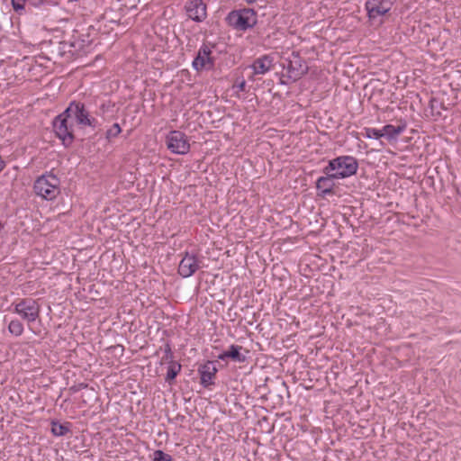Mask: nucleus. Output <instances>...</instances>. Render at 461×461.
Wrapping results in <instances>:
<instances>
[{
	"instance_id": "nucleus-1",
	"label": "nucleus",
	"mask_w": 461,
	"mask_h": 461,
	"mask_svg": "<svg viewBox=\"0 0 461 461\" xmlns=\"http://www.w3.org/2000/svg\"><path fill=\"white\" fill-rule=\"evenodd\" d=\"M358 168L357 158L351 156H340L330 159L323 168V173H333V176L343 179L356 175Z\"/></svg>"
},
{
	"instance_id": "nucleus-2",
	"label": "nucleus",
	"mask_w": 461,
	"mask_h": 461,
	"mask_svg": "<svg viewBox=\"0 0 461 461\" xmlns=\"http://www.w3.org/2000/svg\"><path fill=\"white\" fill-rule=\"evenodd\" d=\"M59 179L52 173L39 176L33 185L35 194L45 200H53L59 194Z\"/></svg>"
},
{
	"instance_id": "nucleus-3",
	"label": "nucleus",
	"mask_w": 461,
	"mask_h": 461,
	"mask_svg": "<svg viewBox=\"0 0 461 461\" xmlns=\"http://www.w3.org/2000/svg\"><path fill=\"white\" fill-rule=\"evenodd\" d=\"M65 111L66 116L72 121L75 128L83 129L86 126L95 128L97 125V120L90 115L82 103L72 102Z\"/></svg>"
},
{
	"instance_id": "nucleus-4",
	"label": "nucleus",
	"mask_w": 461,
	"mask_h": 461,
	"mask_svg": "<svg viewBox=\"0 0 461 461\" xmlns=\"http://www.w3.org/2000/svg\"><path fill=\"white\" fill-rule=\"evenodd\" d=\"M14 312L28 324L34 322L41 314V305L32 298H23L12 303Z\"/></svg>"
},
{
	"instance_id": "nucleus-5",
	"label": "nucleus",
	"mask_w": 461,
	"mask_h": 461,
	"mask_svg": "<svg viewBox=\"0 0 461 461\" xmlns=\"http://www.w3.org/2000/svg\"><path fill=\"white\" fill-rule=\"evenodd\" d=\"M75 129L72 121L66 116V111L58 115L53 121L54 132L65 146H68L73 142Z\"/></svg>"
},
{
	"instance_id": "nucleus-6",
	"label": "nucleus",
	"mask_w": 461,
	"mask_h": 461,
	"mask_svg": "<svg viewBox=\"0 0 461 461\" xmlns=\"http://www.w3.org/2000/svg\"><path fill=\"white\" fill-rule=\"evenodd\" d=\"M227 21L235 29L246 30L256 23V13L252 9L234 10L228 14Z\"/></svg>"
},
{
	"instance_id": "nucleus-7",
	"label": "nucleus",
	"mask_w": 461,
	"mask_h": 461,
	"mask_svg": "<svg viewBox=\"0 0 461 461\" xmlns=\"http://www.w3.org/2000/svg\"><path fill=\"white\" fill-rule=\"evenodd\" d=\"M392 0H367L365 8L370 22L383 23L382 17L384 16L393 7Z\"/></svg>"
},
{
	"instance_id": "nucleus-8",
	"label": "nucleus",
	"mask_w": 461,
	"mask_h": 461,
	"mask_svg": "<svg viewBox=\"0 0 461 461\" xmlns=\"http://www.w3.org/2000/svg\"><path fill=\"white\" fill-rule=\"evenodd\" d=\"M167 147L175 154L184 155L190 149L187 136L180 131H172L167 136Z\"/></svg>"
},
{
	"instance_id": "nucleus-9",
	"label": "nucleus",
	"mask_w": 461,
	"mask_h": 461,
	"mask_svg": "<svg viewBox=\"0 0 461 461\" xmlns=\"http://www.w3.org/2000/svg\"><path fill=\"white\" fill-rule=\"evenodd\" d=\"M211 54V48L206 44H203L198 50L197 56L193 61L194 68L197 71L211 68L214 63Z\"/></svg>"
},
{
	"instance_id": "nucleus-10",
	"label": "nucleus",
	"mask_w": 461,
	"mask_h": 461,
	"mask_svg": "<svg viewBox=\"0 0 461 461\" xmlns=\"http://www.w3.org/2000/svg\"><path fill=\"white\" fill-rule=\"evenodd\" d=\"M289 77L294 80L299 79L302 76L307 73L308 67L301 59L299 54L293 52L292 59L288 60V65L285 67Z\"/></svg>"
},
{
	"instance_id": "nucleus-11",
	"label": "nucleus",
	"mask_w": 461,
	"mask_h": 461,
	"mask_svg": "<svg viewBox=\"0 0 461 461\" xmlns=\"http://www.w3.org/2000/svg\"><path fill=\"white\" fill-rule=\"evenodd\" d=\"M185 12L190 19L203 22L206 16V5L203 0H190L185 4Z\"/></svg>"
},
{
	"instance_id": "nucleus-12",
	"label": "nucleus",
	"mask_w": 461,
	"mask_h": 461,
	"mask_svg": "<svg viewBox=\"0 0 461 461\" xmlns=\"http://www.w3.org/2000/svg\"><path fill=\"white\" fill-rule=\"evenodd\" d=\"M200 267V261L195 255L185 253L179 263L178 273L183 277L193 276Z\"/></svg>"
},
{
	"instance_id": "nucleus-13",
	"label": "nucleus",
	"mask_w": 461,
	"mask_h": 461,
	"mask_svg": "<svg viewBox=\"0 0 461 461\" xmlns=\"http://www.w3.org/2000/svg\"><path fill=\"white\" fill-rule=\"evenodd\" d=\"M325 176H321L316 181V187L320 190L323 195L333 194V188L335 186L334 180L338 179L333 176V173H324Z\"/></svg>"
},
{
	"instance_id": "nucleus-14",
	"label": "nucleus",
	"mask_w": 461,
	"mask_h": 461,
	"mask_svg": "<svg viewBox=\"0 0 461 461\" xmlns=\"http://www.w3.org/2000/svg\"><path fill=\"white\" fill-rule=\"evenodd\" d=\"M242 349L241 346L231 345L227 350L223 351L218 356L220 360H226L230 358L231 360L238 363H244L246 361V356L240 353Z\"/></svg>"
},
{
	"instance_id": "nucleus-15",
	"label": "nucleus",
	"mask_w": 461,
	"mask_h": 461,
	"mask_svg": "<svg viewBox=\"0 0 461 461\" xmlns=\"http://www.w3.org/2000/svg\"><path fill=\"white\" fill-rule=\"evenodd\" d=\"M217 368L212 362H207L202 366L199 369V373L201 375V384L204 387H208L212 384V379L215 376Z\"/></svg>"
},
{
	"instance_id": "nucleus-16",
	"label": "nucleus",
	"mask_w": 461,
	"mask_h": 461,
	"mask_svg": "<svg viewBox=\"0 0 461 461\" xmlns=\"http://www.w3.org/2000/svg\"><path fill=\"white\" fill-rule=\"evenodd\" d=\"M273 67V59L265 55L254 60L251 68L255 74H266Z\"/></svg>"
},
{
	"instance_id": "nucleus-17",
	"label": "nucleus",
	"mask_w": 461,
	"mask_h": 461,
	"mask_svg": "<svg viewBox=\"0 0 461 461\" xmlns=\"http://www.w3.org/2000/svg\"><path fill=\"white\" fill-rule=\"evenodd\" d=\"M404 130H405V125L394 126V125H392V124H387V125L383 127L382 133H383V137L385 136L388 140H394Z\"/></svg>"
},
{
	"instance_id": "nucleus-18",
	"label": "nucleus",
	"mask_w": 461,
	"mask_h": 461,
	"mask_svg": "<svg viewBox=\"0 0 461 461\" xmlns=\"http://www.w3.org/2000/svg\"><path fill=\"white\" fill-rule=\"evenodd\" d=\"M24 328L19 320H12L8 325V331L15 337H19L23 333Z\"/></svg>"
},
{
	"instance_id": "nucleus-19",
	"label": "nucleus",
	"mask_w": 461,
	"mask_h": 461,
	"mask_svg": "<svg viewBox=\"0 0 461 461\" xmlns=\"http://www.w3.org/2000/svg\"><path fill=\"white\" fill-rule=\"evenodd\" d=\"M180 370L181 365L175 361H171V364H169V366L167 368L166 380L168 382L174 380L180 372Z\"/></svg>"
},
{
	"instance_id": "nucleus-20",
	"label": "nucleus",
	"mask_w": 461,
	"mask_h": 461,
	"mask_svg": "<svg viewBox=\"0 0 461 461\" xmlns=\"http://www.w3.org/2000/svg\"><path fill=\"white\" fill-rule=\"evenodd\" d=\"M69 431V429L63 424L59 423L58 421L51 422V432L54 436L61 437L66 435Z\"/></svg>"
},
{
	"instance_id": "nucleus-21",
	"label": "nucleus",
	"mask_w": 461,
	"mask_h": 461,
	"mask_svg": "<svg viewBox=\"0 0 461 461\" xmlns=\"http://www.w3.org/2000/svg\"><path fill=\"white\" fill-rule=\"evenodd\" d=\"M364 135L368 139H380L381 137H383L382 130H377L375 128H365Z\"/></svg>"
},
{
	"instance_id": "nucleus-22",
	"label": "nucleus",
	"mask_w": 461,
	"mask_h": 461,
	"mask_svg": "<svg viewBox=\"0 0 461 461\" xmlns=\"http://www.w3.org/2000/svg\"><path fill=\"white\" fill-rule=\"evenodd\" d=\"M122 131V129L118 123L113 124V126L106 131V139L111 140L117 137Z\"/></svg>"
},
{
	"instance_id": "nucleus-23",
	"label": "nucleus",
	"mask_w": 461,
	"mask_h": 461,
	"mask_svg": "<svg viewBox=\"0 0 461 461\" xmlns=\"http://www.w3.org/2000/svg\"><path fill=\"white\" fill-rule=\"evenodd\" d=\"M152 461H173L170 455L164 453L162 450L154 451V457Z\"/></svg>"
},
{
	"instance_id": "nucleus-24",
	"label": "nucleus",
	"mask_w": 461,
	"mask_h": 461,
	"mask_svg": "<svg viewBox=\"0 0 461 461\" xmlns=\"http://www.w3.org/2000/svg\"><path fill=\"white\" fill-rule=\"evenodd\" d=\"M163 361H167L169 364H171V361H173V353L171 351V348L169 345H166L165 348V355L162 357Z\"/></svg>"
},
{
	"instance_id": "nucleus-25",
	"label": "nucleus",
	"mask_w": 461,
	"mask_h": 461,
	"mask_svg": "<svg viewBox=\"0 0 461 461\" xmlns=\"http://www.w3.org/2000/svg\"><path fill=\"white\" fill-rule=\"evenodd\" d=\"M14 11L20 12L24 9L25 0H12Z\"/></svg>"
},
{
	"instance_id": "nucleus-26",
	"label": "nucleus",
	"mask_w": 461,
	"mask_h": 461,
	"mask_svg": "<svg viewBox=\"0 0 461 461\" xmlns=\"http://www.w3.org/2000/svg\"><path fill=\"white\" fill-rule=\"evenodd\" d=\"M234 88H237L238 91H245V87H246V81L245 80H241L240 82H237L234 86H233Z\"/></svg>"
},
{
	"instance_id": "nucleus-27",
	"label": "nucleus",
	"mask_w": 461,
	"mask_h": 461,
	"mask_svg": "<svg viewBox=\"0 0 461 461\" xmlns=\"http://www.w3.org/2000/svg\"><path fill=\"white\" fill-rule=\"evenodd\" d=\"M86 387H87V384H80L78 385V389L86 388Z\"/></svg>"
},
{
	"instance_id": "nucleus-28",
	"label": "nucleus",
	"mask_w": 461,
	"mask_h": 461,
	"mask_svg": "<svg viewBox=\"0 0 461 461\" xmlns=\"http://www.w3.org/2000/svg\"><path fill=\"white\" fill-rule=\"evenodd\" d=\"M246 1H247V3H249V4H253V3H255L257 0H246Z\"/></svg>"
},
{
	"instance_id": "nucleus-29",
	"label": "nucleus",
	"mask_w": 461,
	"mask_h": 461,
	"mask_svg": "<svg viewBox=\"0 0 461 461\" xmlns=\"http://www.w3.org/2000/svg\"><path fill=\"white\" fill-rule=\"evenodd\" d=\"M70 390L76 392L77 389H76L75 387H71Z\"/></svg>"
}]
</instances>
